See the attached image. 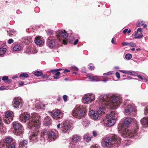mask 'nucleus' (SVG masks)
Masks as SVG:
<instances>
[{
	"instance_id": "obj_45",
	"label": "nucleus",
	"mask_w": 148,
	"mask_h": 148,
	"mask_svg": "<svg viewBox=\"0 0 148 148\" xmlns=\"http://www.w3.org/2000/svg\"><path fill=\"white\" fill-rule=\"evenodd\" d=\"M128 45H129L132 47H135L136 46V44L132 42L129 43Z\"/></svg>"
},
{
	"instance_id": "obj_7",
	"label": "nucleus",
	"mask_w": 148,
	"mask_h": 148,
	"mask_svg": "<svg viewBox=\"0 0 148 148\" xmlns=\"http://www.w3.org/2000/svg\"><path fill=\"white\" fill-rule=\"evenodd\" d=\"M55 35L56 37L59 40H62V41L64 40V42H61L62 44L64 43L66 45L67 43L66 40L65 39H64L62 38H66L68 36V35L67 33L66 32L65 30L64 31L59 30L57 31L55 34Z\"/></svg>"
},
{
	"instance_id": "obj_10",
	"label": "nucleus",
	"mask_w": 148,
	"mask_h": 148,
	"mask_svg": "<svg viewBox=\"0 0 148 148\" xmlns=\"http://www.w3.org/2000/svg\"><path fill=\"white\" fill-rule=\"evenodd\" d=\"M95 99V96L94 94H89L85 95L82 98V101L84 103H89Z\"/></svg>"
},
{
	"instance_id": "obj_57",
	"label": "nucleus",
	"mask_w": 148,
	"mask_h": 148,
	"mask_svg": "<svg viewBox=\"0 0 148 148\" xmlns=\"http://www.w3.org/2000/svg\"><path fill=\"white\" fill-rule=\"evenodd\" d=\"M73 69L75 71H77L78 70V68L76 67H74L73 68Z\"/></svg>"
},
{
	"instance_id": "obj_41",
	"label": "nucleus",
	"mask_w": 148,
	"mask_h": 148,
	"mask_svg": "<svg viewBox=\"0 0 148 148\" xmlns=\"http://www.w3.org/2000/svg\"><path fill=\"white\" fill-rule=\"evenodd\" d=\"M144 24V22L143 21L141 20H140L138 21V25L139 26H140L143 25Z\"/></svg>"
},
{
	"instance_id": "obj_63",
	"label": "nucleus",
	"mask_w": 148,
	"mask_h": 148,
	"mask_svg": "<svg viewBox=\"0 0 148 148\" xmlns=\"http://www.w3.org/2000/svg\"><path fill=\"white\" fill-rule=\"evenodd\" d=\"M128 29H125L123 31V33H125L128 31Z\"/></svg>"
},
{
	"instance_id": "obj_64",
	"label": "nucleus",
	"mask_w": 148,
	"mask_h": 148,
	"mask_svg": "<svg viewBox=\"0 0 148 148\" xmlns=\"http://www.w3.org/2000/svg\"><path fill=\"white\" fill-rule=\"evenodd\" d=\"M120 71L124 73H126V71L124 70H120Z\"/></svg>"
},
{
	"instance_id": "obj_27",
	"label": "nucleus",
	"mask_w": 148,
	"mask_h": 148,
	"mask_svg": "<svg viewBox=\"0 0 148 148\" xmlns=\"http://www.w3.org/2000/svg\"><path fill=\"white\" fill-rule=\"evenodd\" d=\"M132 119L130 117H127L124 121V124L125 125H128L130 124L132 121Z\"/></svg>"
},
{
	"instance_id": "obj_12",
	"label": "nucleus",
	"mask_w": 148,
	"mask_h": 148,
	"mask_svg": "<svg viewBox=\"0 0 148 148\" xmlns=\"http://www.w3.org/2000/svg\"><path fill=\"white\" fill-rule=\"evenodd\" d=\"M14 113L11 111H8L6 112L5 114V117L3 119L4 122L5 123L8 124L13 120Z\"/></svg>"
},
{
	"instance_id": "obj_51",
	"label": "nucleus",
	"mask_w": 148,
	"mask_h": 148,
	"mask_svg": "<svg viewBox=\"0 0 148 148\" xmlns=\"http://www.w3.org/2000/svg\"><path fill=\"white\" fill-rule=\"evenodd\" d=\"M30 39L29 40L27 38H25L24 39V42L27 44L29 43V41H30Z\"/></svg>"
},
{
	"instance_id": "obj_24",
	"label": "nucleus",
	"mask_w": 148,
	"mask_h": 148,
	"mask_svg": "<svg viewBox=\"0 0 148 148\" xmlns=\"http://www.w3.org/2000/svg\"><path fill=\"white\" fill-rule=\"evenodd\" d=\"M141 124L146 127L148 126V117L143 118L140 120Z\"/></svg>"
},
{
	"instance_id": "obj_32",
	"label": "nucleus",
	"mask_w": 148,
	"mask_h": 148,
	"mask_svg": "<svg viewBox=\"0 0 148 148\" xmlns=\"http://www.w3.org/2000/svg\"><path fill=\"white\" fill-rule=\"evenodd\" d=\"M126 74L130 75H132L133 76H136L137 75V73L132 71H126Z\"/></svg>"
},
{
	"instance_id": "obj_49",
	"label": "nucleus",
	"mask_w": 148,
	"mask_h": 148,
	"mask_svg": "<svg viewBox=\"0 0 148 148\" xmlns=\"http://www.w3.org/2000/svg\"><path fill=\"white\" fill-rule=\"evenodd\" d=\"M122 44L123 46H127L129 45V43L125 42H122Z\"/></svg>"
},
{
	"instance_id": "obj_29",
	"label": "nucleus",
	"mask_w": 148,
	"mask_h": 148,
	"mask_svg": "<svg viewBox=\"0 0 148 148\" xmlns=\"http://www.w3.org/2000/svg\"><path fill=\"white\" fill-rule=\"evenodd\" d=\"M82 124L84 127H87L90 124V122L87 119H85L83 120Z\"/></svg>"
},
{
	"instance_id": "obj_43",
	"label": "nucleus",
	"mask_w": 148,
	"mask_h": 148,
	"mask_svg": "<svg viewBox=\"0 0 148 148\" xmlns=\"http://www.w3.org/2000/svg\"><path fill=\"white\" fill-rule=\"evenodd\" d=\"M137 77L139 79H141V80H144L145 82H146L147 81V79L146 78L144 77H142L140 75H138Z\"/></svg>"
},
{
	"instance_id": "obj_50",
	"label": "nucleus",
	"mask_w": 148,
	"mask_h": 148,
	"mask_svg": "<svg viewBox=\"0 0 148 148\" xmlns=\"http://www.w3.org/2000/svg\"><path fill=\"white\" fill-rule=\"evenodd\" d=\"M53 30H50L47 32V34L49 35H51L53 34Z\"/></svg>"
},
{
	"instance_id": "obj_25",
	"label": "nucleus",
	"mask_w": 148,
	"mask_h": 148,
	"mask_svg": "<svg viewBox=\"0 0 148 148\" xmlns=\"http://www.w3.org/2000/svg\"><path fill=\"white\" fill-rule=\"evenodd\" d=\"M23 49L22 46L20 45H15L13 48V50L14 51L18 52L21 51Z\"/></svg>"
},
{
	"instance_id": "obj_40",
	"label": "nucleus",
	"mask_w": 148,
	"mask_h": 148,
	"mask_svg": "<svg viewBox=\"0 0 148 148\" xmlns=\"http://www.w3.org/2000/svg\"><path fill=\"white\" fill-rule=\"evenodd\" d=\"M125 58L126 59L129 60L132 58V55L131 54L127 53L126 55Z\"/></svg>"
},
{
	"instance_id": "obj_4",
	"label": "nucleus",
	"mask_w": 148,
	"mask_h": 148,
	"mask_svg": "<svg viewBox=\"0 0 148 148\" xmlns=\"http://www.w3.org/2000/svg\"><path fill=\"white\" fill-rule=\"evenodd\" d=\"M138 128L131 131L127 128H125L122 123H120L118 126V131L121 133L122 137L124 138H136V136H138L139 134L138 132Z\"/></svg>"
},
{
	"instance_id": "obj_34",
	"label": "nucleus",
	"mask_w": 148,
	"mask_h": 148,
	"mask_svg": "<svg viewBox=\"0 0 148 148\" xmlns=\"http://www.w3.org/2000/svg\"><path fill=\"white\" fill-rule=\"evenodd\" d=\"M6 49L3 47L0 48V55H1L4 54L6 51Z\"/></svg>"
},
{
	"instance_id": "obj_47",
	"label": "nucleus",
	"mask_w": 148,
	"mask_h": 148,
	"mask_svg": "<svg viewBox=\"0 0 148 148\" xmlns=\"http://www.w3.org/2000/svg\"><path fill=\"white\" fill-rule=\"evenodd\" d=\"M63 99L64 101L66 102L67 100V96L66 95H64L63 96Z\"/></svg>"
},
{
	"instance_id": "obj_17",
	"label": "nucleus",
	"mask_w": 148,
	"mask_h": 148,
	"mask_svg": "<svg viewBox=\"0 0 148 148\" xmlns=\"http://www.w3.org/2000/svg\"><path fill=\"white\" fill-rule=\"evenodd\" d=\"M38 131H36L34 132H33L29 137V139L31 141L36 142L37 140L38 134Z\"/></svg>"
},
{
	"instance_id": "obj_26",
	"label": "nucleus",
	"mask_w": 148,
	"mask_h": 148,
	"mask_svg": "<svg viewBox=\"0 0 148 148\" xmlns=\"http://www.w3.org/2000/svg\"><path fill=\"white\" fill-rule=\"evenodd\" d=\"M44 123L46 125H48L51 124L50 117L47 116L45 118L44 120Z\"/></svg>"
},
{
	"instance_id": "obj_14",
	"label": "nucleus",
	"mask_w": 148,
	"mask_h": 148,
	"mask_svg": "<svg viewBox=\"0 0 148 148\" xmlns=\"http://www.w3.org/2000/svg\"><path fill=\"white\" fill-rule=\"evenodd\" d=\"M51 112L52 113L53 118L56 120L62 118L63 116V113L58 109L54 110Z\"/></svg>"
},
{
	"instance_id": "obj_48",
	"label": "nucleus",
	"mask_w": 148,
	"mask_h": 148,
	"mask_svg": "<svg viewBox=\"0 0 148 148\" xmlns=\"http://www.w3.org/2000/svg\"><path fill=\"white\" fill-rule=\"evenodd\" d=\"M7 89V87L4 86H1L0 87V90H5Z\"/></svg>"
},
{
	"instance_id": "obj_39",
	"label": "nucleus",
	"mask_w": 148,
	"mask_h": 148,
	"mask_svg": "<svg viewBox=\"0 0 148 148\" xmlns=\"http://www.w3.org/2000/svg\"><path fill=\"white\" fill-rule=\"evenodd\" d=\"M28 74L26 73H23L21 74L20 75V77H21L27 78L28 77Z\"/></svg>"
},
{
	"instance_id": "obj_33",
	"label": "nucleus",
	"mask_w": 148,
	"mask_h": 148,
	"mask_svg": "<svg viewBox=\"0 0 148 148\" xmlns=\"http://www.w3.org/2000/svg\"><path fill=\"white\" fill-rule=\"evenodd\" d=\"M5 139L6 143H10L13 140V138L10 136H7Z\"/></svg>"
},
{
	"instance_id": "obj_16",
	"label": "nucleus",
	"mask_w": 148,
	"mask_h": 148,
	"mask_svg": "<svg viewBox=\"0 0 148 148\" xmlns=\"http://www.w3.org/2000/svg\"><path fill=\"white\" fill-rule=\"evenodd\" d=\"M58 137V134L52 131L49 132L48 135V138L49 140L50 141L55 140Z\"/></svg>"
},
{
	"instance_id": "obj_31",
	"label": "nucleus",
	"mask_w": 148,
	"mask_h": 148,
	"mask_svg": "<svg viewBox=\"0 0 148 148\" xmlns=\"http://www.w3.org/2000/svg\"><path fill=\"white\" fill-rule=\"evenodd\" d=\"M27 51L28 53H35L37 52V51L36 49H34L28 47L27 49Z\"/></svg>"
},
{
	"instance_id": "obj_5",
	"label": "nucleus",
	"mask_w": 148,
	"mask_h": 148,
	"mask_svg": "<svg viewBox=\"0 0 148 148\" xmlns=\"http://www.w3.org/2000/svg\"><path fill=\"white\" fill-rule=\"evenodd\" d=\"M13 127L15 132V134L16 136H19L21 137H22L24 132L23 127L20 123L18 122H14L13 123Z\"/></svg>"
},
{
	"instance_id": "obj_18",
	"label": "nucleus",
	"mask_w": 148,
	"mask_h": 148,
	"mask_svg": "<svg viewBox=\"0 0 148 148\" xmlns=\"http://www.w3.org/2000/svg\"><path fill=\"white\" fill-rule=\"evenodd\" d=\"M143 29L141 28H139L137 30V31L134 34V38L136 39H140L143 36L142 34Z\"/></svg>"
},
{
	"instance_id": "obj_21",
	"label": "nucleus",
	"mask_w": 148,
	"mask_h": 148,
	"mask_svg": "<svg viewBox=\"0 0 148 148\" xmlns=\"http://www.w3.org/2000/svg\"><path fill=\"white\" fill-rule=\"evenodd\" d=\"M88 78L92 81H101L100 78L101 77L100 76H90L88 77Z\"/></svg>"
},
{
	"instance_id": "obj_35",
	"label": "nucleus",
	"mask_w": 148,
	"mask_h": 148,
	"mask_svg": "<svg viewBox=\"0 0 148 148\" xmlns=\"http://www.w3.org/2000/svg\"><path fill=\"white\" fill-rule=\"evenodd\" d=\"M34 74L37 76H40L43 75V73L40 71H36L34 73Z\"/></svg>"
},
{
	"instance_id": "obj_23",
	"label": "nucleus",
	"mask_w": 148,
	"mask_h": 148,
	"mask_svg": "<svg viewBox=\"0 0 148 148\" xmlns=\"http://www.w3.org/2000/svg\"><path fill=\"white\" fill-rule=\"evenodd\" d=\"M34 41L36 44L38 45H41L43 42L42 38L39 36L36 37Z\"/></svg>"
},
{
	"instance_id": "obj_42",
	"label": "nucleus",
	"mask_w": 148,
	"mask_h": 148,
	"mask_svg": "<svg viewBox=\"0 0 148 148\" xmlns=\"http://www.w3.org/2000/svg\"><path fill=\"white\" fill-rule=\"evenodd\" d=\"M144 114L145 115L148 114V106H146L144 109Z\"/></svg>"
},
{
	"instance_id": "obj_36",
	"label": "nucleus",
	"mask_w": 148,
	"mask_h": 148,
	"mask_svg": "<svg viewBox=\"0 0 148 148\" xmlns=\"http://www.w3.org/2000/svg\"><path fill=\"white\" fill-rule=\"evenodd\" d=\"M60 72L58 71L56 72L53 76V77L55 79H58L59 78L60 76Z\"/></svg>"
},
{
	"instance_id": "obj_38",
	"label": "nucleus",
	"mask_w": 148,
	"mask_h": 148,
	"mask_svg": "<svg viewBox=\"0 0 148 148\" xmlns=\"http://www.w3.org/2000/svg\"><path fill=\"white\" fill-rule=\"evenodd\" d=\"M9 34V35L10 36V35H14L16 34V32L15 31V30H9V32L8 33Z\"/></svg>"
},
{
	"instance_id": "obj_60",
	"label": "nucleus",
	"mask_w": 148,
	"mask_h": 148,
	"mask_svg": "<svg viewBox=\"0 0 148 148\" xmlns=\"http://www.w3.org/2000/svg\"><path fill=\"white\" fill-rule=\"evenodd\" d=\"M109 79L107 77H106L104 80H103V81L104 82H106L108 80H109Z\"/></svg>"
},
{
	"instance_id": "obj_30",
	"label": "nucleus",
	"mask_w": 148,
	"mask_h": 148,
	"mask_svg": "<svg viewBox=\"0 0 148 148\" xmlns=\"http://www.w3.org/2000/svg\"><path fill=\"white\" fill-rule=\"evenodd\" d=\"M84 138L87 142H89L91 140V138L88 134H86L84 136Z\"/></svg>"
},
{
	"instance_id": "obj_6",
	"label": "nucleus",
	"mask_w": 148,
	"mask_h": 148,
	"mask_svg": "<svg viewBox=\"0 0 148 148\" xmlns=\"http://www.w3.org/2000/svg\"><path fill=\"white\" fill-rule=\"evenodd\" d=\"M85 112L82 107H79L75 108L72 111L71 114L73 117L80 119L84 116Z\"/></svg>"
},
{
	"instance_id": "obj_56",
	"label": "nucleus",
	"mask_w": 148,
	"mask_h": 148,
	"mask_svg": "<svg viewBox=\"0 0 148 148\" xmlns=\"http://www.w3.org/2000/svg\"><path fill=\"white\" fill-rule=\"evenodd\" d=\"M50 72L52 73H56V72H57V70H51L50 71Z\"/></svg>"
},
{
	"instance_id": "obj_58",
	"label": "nucleus",
	"mask_w": 148,
	"mask_h": 148,
	"mask_svg": "<svg viewBox=\"0 0 148 148\" xmlns=\"http://www.w3.org/2000/svg\"><path fill=\"white\" fill-rule=\"evenodd\" d=\"M94 68V66H90L89 67V69H90V70H92Z\"/></svg>"
},
{
	"instance_id": "obj_20",
	"label": "nucleus",
	"mask_w": 148,
	"mask_h": 148,
	"mask_svg": "<svg viewBox=\"0 0 148 148\" xmlns=\"http://www.w3.org/2000/svg\"><path fill=\"white\" fill-rule=\"evenodd\" d=\"M27 140H24L22 141H19V148H24L25 147V148H27L26 146L27 144Z\"/></svg>"
},
{
	"instance_id": "obj_54",
	"label": "nucleus",
	"mask_w": 148,
	"mask_h": 148,
	"mask_svg": "<svg viewBox=\"0 0 148 148\" xmlns=\"http://www.w3.org/2000/svg\"><path fill=\"white\" fill-rule=\"evenodd\" d=\"M116 77L118 79H119L120 78V75L119 73L118 72H116Z\"/></svg>"
},
{
	"instance_id": "obj_13",
	"label": "nucleus",
	"mask_w": 148,
	"mask_h": 148,
	"mask_svg": "<svg viewBox=\"0 0 148 148\" xmlns=\"http://www.w3.org/2000/svg\"><path fill=\"white\" fill-rule=\"evenodd\" d=\"M125 107V111L126 113L130 114L132 112L135 113L136 109L135 107L131 105H126Z\"/></svg>"
},
{
	"instance_id": "obj_2",
	"label": "nucleus",
	"mask_w": 148,
	"mask_h": 148,
	"mask_svg": "<svg viewBox=\"0 0 148 148\" xmlns=\"http://www.w3.org/2000/svg\"><path fill=\"white\" fill-rule=\"evenodd\" d=\"M40 118L39 115L36 113H32L30 116L29 114L26 113L20 115L19 119L21 122L24 123L27 121L28 127L34 130L39 128Z\"/></svg>"
},
{
	"instance_id": "obj_9",
	"label": "nucleus",
	"mask_w": 148,
	"mask_h": 148,
	"mask_svg": "<svg viewBox=\"0 0 148 148\" xmlns=\"http://www.w3.org/2000/svg\"><path fill=\"white\" fill-rule=\"evenodd\" d=\"M61 128L62 133L68 134L71 129V126L67 121H65L61 124Z\"/></svg>"
},
{
	"instance_id": "obj_59",
	"label": "nucleus",
	"mask_w": 148,
	"mask_h": 148,
	"mask_svg": "<svg viewBox=\"0 0 148 148\" xmlns=\"http://www.w3.org/2000/svg\"><path fill=\"white\" fill-rule=\"evenodd\" d=\"M78 42V40H76L74 42L73 44L74 45H76Z\"/></svg>"
},
{
	"instance_id": "obj_55",
	"label": "nucleus",
	"mask_w": 148,
	"mask_h": 148,
	"mask_svg": "<svg viewBox=\"0 0 148 148\" xmlns=\"http://www.w3.org/2000/svg\"><path fill=\"white\" fill-rule=\"evenodd\" d=\"M90 148H99V147L96 145H95L92 146Z\"/></svg>"
},
{
	"instance_id": "obj_61",
	"label": "nucleus",
	"mask_w": 148,
	"mask_h": 148,
	"mask_svg": "<svg viewBox=\"0 0 148 148\" xmlns=\"http://www.w3.org/2000/svg\"><path fill=\"white\" fill-rule=\"evenodd\" d=\"M93 134L94 136H97V133L95 132H93Z\"/></svg>"
},
{
	"instance_id": "obj_44",
	"label": "nucleus",
	"mask_w": 148,
	"mask_h": 148,
	"mask_svg": "<svg viewBox=\"0 0 148 148\" xmlns=\"http://www.w3.org/2000/svg\"><path fill=\"white\" fill-rule=\"evenodd\" d=\"M6 147L7 148H15V145L12 144L9 145L8 147L6 146Z\"/></svg>"
},
{
	"instance_id": "obj_53",
	"label": "nucleus",
	"mask_w": 148,
	"mask_h": 148,
	"mask_svg": "<svg viewBox=\"0 0 148 148\" xmlns=\"http://www.w3.org/2000/svg\"><path fill=\"white\" fill-rule=\"evenodd\" d=\"M8 77L7 76H5L3 77L2 79L3 81H5L8 80Z\"/></svg>"
},
{
	"instance_id": "obj_11",
	"label": "nucleus",
	"mask_w": 148,
	"mask_h": 148,
	"mask_svg": "<svg viewBox=\"0 0 148 148\" xmlns=\"http://www.w3.org/2000/svg\"><path fill=\"white\" fill-rule=\"evenodd\" d=\"M114 112H111V113L107 116V125L108 126H111L113 125L116 122Z\"/></svg>"
},
{
	"instance_id": "obj_28",
	"label": "nucleus",
	"mask_w": 148,
	"mask_h": 148,
	"mask_svg": "<svg viewBox=\"0 0 148 148\" xmlns=\"http://www.w3.org/2000/svg\"><path fill=\"white\" fill-rule=\"evenodd\" d=\"M72 140L74 143H76L80 140V137L76 135L73 136Z\"/></svg>"
},
{
	"instance_id": "obj_15",
	"label": "nucleus",
	"mask_w": 148,
	"mask_h": 148,
	"mask_svg": "<svg viewBox=\"0 0 148 148\" xmlns=\"http://www.w3.org/2000/svg\"><path fill=\"white\" fill-rule=\"evenodd\" d=\"M13 107L15 108H21L23 105L22 101L20 98L15 99L13 101Z\"/></svg>"
},
{
	"instance_id": "obj_37",
	"label": "nucleus",
	"mask_w": 148,
	"mask_h": 148,
	"mask_svg": "<svg viewBox=\"0 0 148 148\" xmlns=\"http://www.w3.org/2000/svg\"><path fill=\"white\" fill-rule=\"evenodd\" d=\"M48 134V132L46 130H42L41 132V136H43L46 135Z\"/></svg>"
},
{
	"instance_id": "obj_52",
	"label": "nucleus",
	"mask_w": 148,
	"mask_h": 148,
	"mask_svg": "<svg viewBox=\"0 0 148 148\" xmlns=\"http://www.w3.org/2000/svg\"><path fill=\"white\" fill-rule=\"evenodd\" d=\"M14 42L13 40L12 39H10L8 41V43L9 44H11L12 43H13Z\"/></svg>"
},
{
	"instance_id": "obj_3",
	"label": "nucleus",
	"mask_w": 148,
	"mask_h": 148,
	"mask_svg": "<svg viewBox=\"0 0 148 148\" xmlns=\"http://www.w3.org/2000/svg\"><path fill=\"white\" fill-rule=\"evenodd\" d=\"M121 143V139L119 136L112 135L105 138L102 143V146L104 148H116Z\"/></svg>"
},
{
	"instance_id": "obj_62",
	"label": "nucleus",
	"mask_w": 148,
	"mask_h": 148,
	"mask_svg": "<svg viewBox=\"0 0 148 148\" xmlns=\"http://www.w3.org/2000/svg\"><path fill=\"white\" fill-rule=\"evenodd\" d=\"M61 124L60 123L58 124L57 126V128L58 129H60V128Z\"/></svg>"
},
{
	"instance_id": "obj_1",
	"label": "nucleus",
	"mask_w": 148,
	"mask_h": 148,
	"mask_svg": "<svg viewBox=\"0 0 148 148\" xmlns=\"http://www.w3.org/2000/svg\"><path fill=\"white\" fill-rule=\"evenodd\" d=\"M99 106L97 110L99 114H104L106 108L115 109L120 105L121 100L120 98L117 96L113 95L112 96L100 97Z\"/></svg>"
},
{
	"instance_id": "obj_46",
	"label": "nucleus",
	"mask_w": 148,
	"mask_h": 148,
	"mask_svg": "<svg viewBox=\"0 0 148 148\" xmlns=\"http://www.w3.org/2000/svg\"><path fill=\"white\" fill-rule=\"evenodd\" d=\"M112 71H110L106 73H105L103 74V75H110L112 74Z\"/></svg>"
},
{
	"instance_id": "obj_19",
	"label": "nucleus",
	"mask_w": 148,
	"mask_h": 148,
	"mask_svg": "<svg viewBox=\"0 0 148 148\" xmlns=\"http://www.w3.org/2000/svg\"><path fill=\"white\" fill-rule=\"evenodd\" d=\"M89 115L91 119L95 120L97 119L99 116L98 114L95 113V111L92 110L90 111Z\"/></svg>"
},
{
	"instance_id": "obj_8",
	"label": "nucleus",
	"mask_w": 148,
	"mask_h": 148,
	"mask_svg": "<svg viewBox=\"0 0 148 148\" xmlns=\"http://www.w3.org/2000/svg\"><path fill=\"white\" fill-rule=\"evenodd\" d=\"M49 41L48 42V46L49 47L51 48L58 47H59V45L62 44L61 42H64V41H65L64 40H59L58 39L56 38L55 37H54L51 40L50 38H49Z\"/></svg>"
},
{
	"instance_id": "obj_22",
	"label": "nucleus",
	"mask_w": 148,
	"mask_h": 148,
	"mask_svg": "<svg viewBox=\"0 0 148 148\" xmlns=\"http://www.w3.org/2000/svg\"><path fill=\"white\" fill-rule=\"evenodd\" d=\"M36 103V104L34 105V106L36 110L41 109L44 106V105L39 101H37Z\"/></svg>"
}]
</instances>
